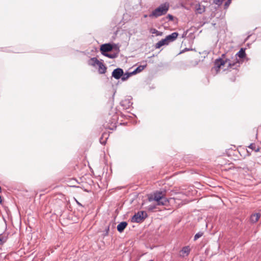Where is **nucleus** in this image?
<instances>
[{
    "label": "nucleus",
    "instance_id": "nucleus-1",
    "mask_svg": "<svg viewBox=\"0 0 261 261\" xmlns=\"http://www.w3.org/2000/svg\"><path fill=\"white\" fill-rule=\"evenodd\" d=\"M227 64V69H236L240 66V61L232 56H229L228 54H223L221 57L216 59L214 62V68L218 71L220 67Z\"/></svg>",
    "mask_w": 261,
    "mask_h": 261
},
{
    "label": "nucleus",
    "instance_id": "nucleus-2",
    "mask_svg": "<svg viewBox=\"0 0 261 261\" xmlns=\"http://www.w3.org/2000/svg\"><path fill=\"white\" fill-rule=\"evenodd\" d=\"M148 199L149 201H155L158 205H167L169 203V200L162 191L154 193L152 196L149 197Z\"/></svg>",
    "mask_w": 261,
    "mask_h": 261
},
{
    "label": "nucleus",
    "instance_id": "nucleus-3",
    "mask_svg": "<svg viewBox=\"0 0 261 261\" xmlns=\"http://www.w3.org/2000/svg\"><path fill=\"white\" fill-rule=\"evenodd\" d=\"M169 9V4L168 3L161 4L159 7L154 9L149 15V17L157 18L167 13Z\"/></svg>",
    "mask_w": 261,
    "mask_h": 261
},
{
    "label": "nucleus",
    "instance_id": "nucleus-4",
    "mask_svg": "<svg viewBox=\"0 0 261 261\" xmlns=\"http://www.w3.org/2000/svg\"><path fill=\"white\" fill-rule=\"evenodd\" d=\"M147 217V214L145 211H139L136 213L132 218V222L140 223Z\"/></svg>",
    "mask_w": 261,
    "mask_h": 261
},
{
    "label": "nucleus",
    "instance_id": "nucleus-5",
    "mask_svg": "<svg viewBox=\"0 0 261 261\" xmlns=\"http://www.w3.org/2000/svg\"><path fill=\"white\" fill-rule=\"evenodd\" d=\"M113 48V45L110 43H106L102 44L100 46V50L102 55H104L108 53V52L111 51Z\"/></svg>",
    "mask_w": 261,
    "mask_h": 261
},
{
    "label": "nucleus",
    "instance_id": "nucleus-6",
    "mask_svg": "<svg viewBox=\"0 0 261 261\" xmlns=\"http://www.w3.org/2000/svg\"><path fill=\"white\" fill-rule=\"evenodd\" d=\"M123 70L122 69L117 68L115 69L112 72V75L115 79L118 80L123 75Z\"/></svg>",
    "mask_w": 261,
    "mask_h": 261
},
{
    "label": "nucleus",
    "instance_id": "nucleus-7",
    "mask_svg": "<svg viewBox=\"0 0 261 261\" xmlns=\"http://www.w3.org/2000/svg\"><path fill=\"white\" fill-rule=\"evenodd\" d=\"M178 36V33L177 32H173L171 34L169 35L166 37V39L168 43L172 42L176 40Z\"/></svg>",
    "mask_w": 261,
    "mask_h": 261
},
{
    "label": "nucleus",
    "instance_id": "nucleus-8",
    "mask_svg": "<svg viewBox=\"0 0 261 261\" xmlns=\"http://www.w3.org/2000/svg\"><path fill=\"white\" fill-rule=\"evenodd\" d=\"M190 250L191 249L189 246H187L184 247L180 251V256L182 257L188 256L190 253Z\"/></svg>",
    "mask_w": 261,
    "mask_h": 261
},
{
    "label": "nucleus",
    "instance_id": "nucleus-9",
    "mask_svg": "<svg viewBox=\"0 0 261 261\" xmlns=\"http://www.w3.org/2000/svg\"><path fill=\"white\" fill-rule=\"evenodd\" d=\"M127 225V223L125 221H123L120 223L117 226V230L119 232H122L123 231L124 229Z\"/></svg>",
    "mask_w": 261,
    "mask_h": 261
},
{
    "label": "nucleus",
    "instance_id": "nucleus-10",
    "mask_svg": "<svg viewBox=\"0 0 261 261\" xmlns=\"http://www.w3.org/2000/svg\"><path fill=\"white\" fill-rule=\"evenodd\" d=\"M98 66V72L100 74H104L106 72L107 67L101 62H99L97 65Z\"/></svg>",
    "mask_w": 261,
    "mask_h": 261
},
{
    "label": "nucleus",
    "instance_id": "nucleus-11",
    "mask_svg": "<svg viewBox=\"0 0 261 261\" xmlns=\"http://www.w3.org/2000/svg\"><path fill=\"white\" fill-rule=\"evenodd\" d=\"M205 10V7L201 5L200 4H197L195 5V11L197 13L202 14Z\"/></svg>",
    "mask_w": 261,
    "mask_h": 261
},
{
    "label": "nucleus",
    "instance_id": "nucleus-12",
    "mask_svg": "<svg viewBox=\"0 0 261 261\" xmlns=\"http://www.w3.org/2000/svg\"><path fill=\"white\" fill-rule=\"evenodd\" d=\"M168 43L167 41L166 38L165 39H162L158 43H156L155 45V48H160L161 47L164 45H168Z\"/></svg>",
    "mask_w": 261,
    "mask_h": 261
},
{
    "label": "nucleus",
    "instance_id": "nucleus-13",
    "mask_svg": "<svg viewBox=\"0 0 261 261\" xmlns=\"http://www.w3.org/2000/svg\"><path fill=\"white\" fill-rule=\"evenodd\" d=\"M237 56H238L241 59L245 58L246 56L245 49L243 48H241L239 51L234 56V57H233V58H236L237 59Z\"/></svg>",
    "mask_w": 261,
    "mask_h": 261
},
{
    "label": "nucleus",
    "instance_id": "nucleus-14",
    "mask_svg": "<svg viewBox=\"0 0 261 261\" xmlns=\"http://www.w3.org/2000/svg\"><path fill=\"white\" fill-rule=\"evenodd\" d=\"M260 217V214L259 213H255L252 214L250 216V221L252 223H256Z\"/></svg>",
    "mask_w": 261,
    "mask_h": 261
},
{
    "label": "nucleus",
    "instance_id": "nucleus-15",
    "mask_svg": "<svg viewBox=\"0 0 261 261\" xmlns=\"http://www.w3.org/2000/svg\"><path fill=\"white\" fill-rule=\"evenodd\" d=\"M100 61L95 57L91 58L89 61V64L92 66H95L98 64Z\"/></svg>",
    "mask_w": 261,
    "mask_h": 261
},
{
    "label": "nucleus",
    "instance_id": "nucleus-16",
    "mask_svg": "<svg viewBox=\"0 0 261 261\" xmlns=\"http://www.w3.org/2000/svg\"><path fill=\"white\" fill-rule=\"evenodd\" d=\"M147 66L146 64L145 65H140L136 69H135L132 72L133 74H136L138 73L141 72Z\"/></svg>",
    "mask_w": 261,
    "mask_h": 261
},
{
    "label": "nucleus",
    "instance_id": "nucleus-17",
    "mask_svg": "<svg viewBox=\"0 0 261 261\" xmlns=\"http://www.w3.org/2000/svg\"><path fill=\"white\" fill-rule=\"evenodd\" d=\"M248 148H250L252 150H254L255 152H258L260 150V148L259 146H256L254 143H251L248 146Z\"/></svg>",
    "mask_w": 261,
    "mask_h": 261
},
{
    "label": "nucleus",
    "instance_id": "nucleus-18",
    "mask_svg": "<svg viewBox=\"0 0 261 261\" xmlns=\"http://www.w3.org/2000/svg\"><path fill=\"white\" fill-rule=\"evenodd\" d=\"M132 75H134V74H133L132 72H129V73L127 72V73H125V74L123 73V75L121 76L122 81H126Z\"/></svg>",
    "mask_w": 261,
    "mask_h": 261
},
{
    "label": "nucleus",
    "instance_id": "nucleus-19",
    "mask_svg": "<svg viewBox=\"0 0 261 261\" xmlns=\"http://www.w3.org/2000/svg\"><path fill=\"white\" fill-rule=\"evenodd\" d=\"M118 53H113V54H109L107 53L106 54H104L103 56L108 57L110 59H114L116 58L118 56Z\"/></svg>",
    "mask_w": 261,
    "mask_h": 261
},
{
    "label": "nucleus",
    "instance_id": "nucleus-20",
    "mask_svg": "<svg viewBox=\"0 0 261 261\" xmlns=\"http://www.w3.org/2000/svg\"><path fill=\"white\" fill-rule=\"evenodd\" d=\"M150 33L152 34H155L156 36H161L162 35L163 33L160 31H158L155 29H151L150 30Z\"/></svg>",
    "mask_w": 261,
    "mask_h": 261
},
{
    "label": "nucleus",
    "instance_id": "nucleus-21",
    "mask_svg": "<svg viewBox=\"0 0 261 261\" xmlns=\"http://www.w3.org/2000/svg\"><path fill=\"white\" fill-rule=\"evenodd\" d=\"M203 232H202V231L198 232L195 235L194 238V241L197 240L198 239L201 237L203 236Z\"/></svg>",
    "mask_w": 261,
    "mask_h": 261
},
{
    "label": "nucleus",
    "instance_id": "nucleus-22",
    "mask_svg": "<svg viewBox=\"0 0 261 261\" xmlns=\"http://www.w3.org/2000/svg\"><path fill=\"white\" fill-rule=\"evenodd\" d=\"M223 1L224 0H214V3L220 6L222 4Z\"/></svg>",
    "mask_w": 261,
    "mask_h": 261
},
{
    "label": "nucleus",
    "instance_id": "nucleus-23",
    "mask_svg": "<svg viewBox=\"0 0 261 261\" xmlns=\"http://www.w3.org/2000/svg\"><path fill=\"white\" fill-rule=\"evenodd\" d=\"M231 0H227L224 4V8L227 9L231 3Z\"/></svg>",
    "mask_w": 261,
    "mask_h": 261
},
{
    "label": "nucleus",
    "instance_id": "nucleus-24",
    "mask_svg": "<svg viewBox=\"0 0 261 261\" xmlns=\"http://www.w3.org/2000/svg\"><path fill=\"white\" fill-rule=\"evenodd\" d=\"M109 230H110V226L109 225L107 227V228L105 229V233L104 234V236H107L108 235Z\"/></svg>",
    "mask_w": 261,
    "mask_h": 261
},
{
    "label": "nucleus",
    "instance_id": "nucleus-25",
    "mask_svg": "<svg viewBox=\"0 0 261 261\" xmlns=\"http://www.w3.org/2000/svg\"><path fill=\"white\" fill-rule=\"evenodd\" d=\"M156 208V206L155 205H150L148 207V210L149 211H152L153 209Z\"/></svg>",
    "mask_w": 261,
    "mask_h": 261
},
{
    "label": "nucleus",
    "instance_id": "nucleus-26",
    "mask_svg": "<svg viewBox=\"0 0 261 261\" xmlns=\"http://www.w3.org/2000/svg\"><path fill=\"white\" fill-rule=\"evenodd\" d=\"M167 19H169V20H173V16L171 14H168L167 17Z\"/></svg>",
    "mask_w": 261,
    "mask_h": 261
},
{
    "label": "nucleus",
    "instance_id": "nucleus-27",
    "mask_svg": "<svg viewBox=\"0 0 261 261\" xmlns=\"http://www.w3.org/2000/svg\"><path fill=\"white\" fill-rule=\"evenodd\" d=\"M6 241V238H0V245L3 244L4 243H5Z\"/></svg>",
    "mask_w": 261,
    "mask_h": 261
},
{
    "label": "nucleus",
    "instance_id": "nucleus-28",
    "mask_svg": "<svg viewBox=\"0 0 261 261\" xmlns=\"http://www.w3.org/2000/svg\"><path fill=\"white\" fill-rule=\"evenodd\" d=\"M189 50H190V49L189 48H186L184 49H183L182 51H181L180 54L183 53L185 52L186 51Z\"/></svg>",
    "mask_w": 261,
    "mask_h": 261
},
{
    "label": "nucleus",
    "instance_id": "nucleus-29",
    "mask_svg": "<svg viewBox=\"0 0 261 261\" xmlns=\"http://www.w3.org/2000/svg\"><path fill=\"white\" fill-rule=\"evenodd\" d=\"M76 202H77V204L79 205H80V206H83L82 205V204L81 203H80L79 202H78L77 201H76Z\"/></svg>",
    "mask_w": 261,
    "mask_h": 261
},
{
    "label": "nucleus",
    "instance_id": "nucleus-30",
    "mask_svg": "<svg viewBox=\"0 0 261 261\" xmlns=\"http://www.w3.org/2000/svg\"><path fill=\"white\" fill-rule=\"evenodd\" d=\"M101 139H102V138H100V141L101 144H105V142L104 141V142H102L101 141Z\"/></svg>",
    "mask_w": 261,
    "mask_h": 261
},
{
    "label": "nucleus",
    "instance_id": "nucleus-31",
    "mask_svg": "<svg viewBox=\"0 0 261 261\" xmlns=\"http://www.w3.org/2000/svg\"><path fill=\"white\" fill-rule=\"evenodd\" d=\"M116 125L114 124V125L113 126V127H112V128H110V129H113V128H114V127L116 128Z\"/></svg>",
    "mask_w": 261,
    "mask_h": 261
},
{
    "label": "nucleus",
    "instance_id": "nucleus-32",
    "mask_svg": "<svg viewBox=\"0 0 261 261\" xmlns=\"http://www.w3.org/2000/svg\"><path fill=\"white\" fill-rule=\"evenodd\" d=\"M2 202V199L1 196H0V203H1Z\"/></svg>",
    "mask_w": 261,
    "mask_h": 261
},
{
    "label": "nucleus",
    "instance_id": "nucleus-33",
    "mask_svg": "<svg viewBox=\"0 0 261 261\" xmlns=\"http://www.w3.org/2000/svg\"><path fill=\"white\" fill-rule=\"evenodd\" d=\"M234 81H235V78L233 79L232 80V82H234Z\"/></svg>",
    "mask_w": 261,
    "mask_h": 261
},
{
    "label": "nucleus",
    "instance_id": "nucleus-34",
    "mask_svg": "<svg viewBox=\"0 0 261 261\" xmlns=\"http://www.w3.org/2000/svg\"><path fill=\"white\" fill-rule=\"evenodd\" d=\"M144 17H147V15H144Z\"/></svg>",
    "mask_w": 261,
    "mask_h": 261
},
{
    "label": "nucleus",
    "instance_id": "nucleus-35",
    "mask_svg": "<svg viewBox=\"0 0 261 261\" xmlns=\"http://www.w3.org/2000/svg\"><path fill=\"white\" fill-rule=\"evenodd\" d=\"M149 261H153V260L151 259V260H149Z\"/></svg>",
    "mask_w": 261,
    "mask_h": 261
}]
</instances>
